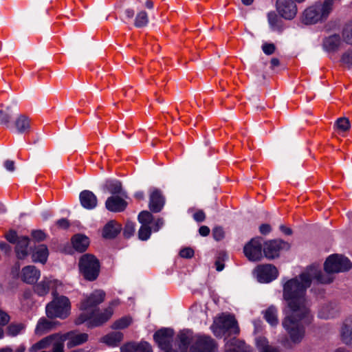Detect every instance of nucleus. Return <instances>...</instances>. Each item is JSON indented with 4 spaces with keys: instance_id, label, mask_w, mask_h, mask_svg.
Returning <instances> with one entry per match:
<instances>
[{
    "instance_id": "31",
    "label": "nucleus",
    "mask_w": 352,
    "mask_h": 352,
    "mask_svg": "<svg viewBox=\"0 0 352 352\" xmlns=\"http://www.w3.org/2000/svg\"><path fill=\"white\" fill-rule=\"evenodd\" d=\"M52 281L47 278L34 286V292L39 296H43L48 294Z\"/></svg>"
},
{
    "instance_id": "3",
    "label": "nucleus",
    "mask_w": 352,
    "mask_h": 352,
    "mask_svg": "<svg viewBox=\"0 0 352 352\" xmlns=\"http://www.w3.org/2000/svg\"><path fill=\"white\" fill-rule=\"evenodd\" d=\"M215 349V342L211 337L199 336L190 352H214ZM226 352H250V348L243 341L234 338L226 344Z\"/></svg>"
},
{
    "instance_id": "6",
    "label": "nucleus",
    "mask_w": 352,
    "mask_h": 352,
    "mask_svg": "<svg viewBox=\"0 0 352 352\" xmlns=\"http://www.w3.org/2000/svg\"><path fill=\"white\" fill-rule=\"evenodd\" d=\"M79 270L83 277L89 281L96 280L100 273V262L94 255L85 254L79 260Z\"/></svg>"
},
{
    "instance_id": "36",
    "label": "nucleus",
    "mask_w": 352,
    "mask_h": 352,
    "mask_svg": "<svg viewBox=\"0 0 352 352\" xmlns=\"http://www.w3.org/2000/svg\"><path fill=\"white\" fill-rule=\"evenodd\" d=\"M106 188L113 195L122 194V184L118 181H109L106 184Z\"/></svg>"
},
{
    "instance_id": "24",
    "label": "nucleus",
    "mask_w": 352,
    "mask_h": 352,
    "mask_svg": "<svg viewBox=\"0 0 352 352\" xmlns=\"http://www.w3.org/2000/svg\"><path fill=\"white\" fill-rule=\"evenodd\" d=\"M49 252L45 245H39L36 246L32 254V260L34 262L45 263L47 261Z\"/></svg>"
},
{
    "instance_id": "43",
    "label": "nucleus",
    "mask_w": 352,
    "mask_h": 352,
    "mask_svg": "<svg viewBox=\"0 0 352 352\" xmlns=\"http://www.w3.org/2000/svg\"><path fill=\"white\" fill-rule=\"evenodd\" d=\"M135 223L131 221H127L124 228V235L126 238L131 237L135 232Z\"/></svg>"
},
{
    "instance_id": "35",
    "label": "nucleus",
    "mask_w": 352,
    "mask_h": 352,
    "mask_svg": "<svg viewBox=\"0 0 352 352\" xmlns=\"http://www.w3.org/2000/svg\"><path fill=\"white\" fill-rule=\"evenodd\" d=\"M342 35L345 43L352 44V20L345 24Z\"/></svg>"
},
{
    "instance_id": "39",
    "label": "nucleus",
    "mask_w": 352,
    "mask_h": 352,
    "mask_svg": "<svg viewBox=\"0 0 352 352\" xmlns=\"http://www.w3.org/2000/svg\"><path fill=\"white\" fill-rule=\"evenodd\" d=\"M153 219L151 213L146 210L142 211L138 215V221L142 225H150Z\"/></svg>"
},
{
    "instance_id": "13",
    "label": "nucleus",
    "mask_w": 352,
    "mask_h": 352,
    "mask_svg": "<svg viewBox=\"0 0 352 352\" xmlns=\"http://www.w3.org/2000/svg\"><path fill=\"white\" fill-rule=\"evenodd\" d=\"M276 9L280 15L286 19H293L296 13L297 8L293 0H277Z\"/></svg>"
},
{
    "instance_id": "48",
    "label": "nucleus",
    "mask_w": 352,
    "mask_h": 352,
    "mask_svg": "<svg viewBox=\"0 0 352 352\" xmlns=\"http://www.w3.org/2000/svg\"><path fill=\"white\" fill-rule=\"evenodd\" d=\"M32 236L37 241H42L46 238V234L42 230H34L32 232Z\"/></svg>"
},
{
    "instance_id": "21",
    "label": "nucleus",
    "mask_w": 352,
    "mask_h": 352,
    "mask_svg": "<svg viewBox=\"0 0 352 352\" xmlns=\"http://www.w3.org/2000/svg\"><path fill=\"white\" fill-rule=\"evenodd\" d=\"M73 247L78 252H85L89 245V238L83 234H76L72 239Z\"/></svg>"
},
{
    "instance_id": "29",
    "label": "nucleus",
    "mask_w": 352,
    "mask_h": 352,
    "mask_svg": "<svg viewBox=\"0 0 352 352\" xmlns=\"http://www.w3.org/2000/svg\"><path fill=\"white\" fill-rule=\"evenodd\" d=\"M277 313V308L272 305L264 311V318L271 325L276 326L278 322Z\"/></svg>"
},
{
    "instance_id": "22",
    "label": "nucleus",
    "mask_w": 352,
    "mask_h": 352,
    "mask_svg": "<svg viewBox=\"0 0 352 352\" xmlns=\"http://www.w3.org/2000/svg\"><path fill=\"white\" fill-rule=\"evenodd\" d=\"M341 338L344 343L352 345V318L346 319L341 330Z\"/></svg>"
},
{
    "instance_id": "5",
    "label": "nucleus",
    "mask_w": 352,
    "mask_h": 352,
    "mask_svg": "<svg viewBox=\"0 0 352 352\" xmlns=\"http://www.w3.org/2000/svg\"><path fill=\"white\" fill-rule=\"evenodd\" d=\"M54 298L46 306V314L48 318H66L70 313V302L67 297L53 293Z\"/></svg>"
},
{
    "instance_id": "41",
    "label": "nucleus",
    "mask_w": 352,
    "mask_h": 352,
    "mask_svg": "<svg viewBox=\"0 0 352 352\" xmlns=\"http://www.w3.org/2000/svg\"><path fill=\"white\" fill-rule=\"evenodd\" d=\"M140 342L136 344L135 342H128L120 347L121 352H140Z\"/></svg>"
},
{
    "instance_id": "7",
    "label": "nucleus",
    "mask_w": 352,
    "mask_h": 352,
    "mask_svg": "<svg viewBox=\"0 0 352 352\" xmlns=\"http://www.w3.org/2000/svg\"><path fill=\"white\" fill-rule=\"evenodd\" d=\"M351 267L352 263L347 257L340 254H333L327 258L324 264V270L328 274H323L322 272L321 273L324 276L330 277L332 281L333 278L329 274L348 271Z\"/></svg>"
},
{
    "instance_id": "10",
    "label": "nucleus",
    "mask_w": 352,
    "mask_h": 352,
    "mask_svg": "<svg viewBox=\"0 0 352 352\" xmlns=\"http://www.w3.org/2000/svg\"><path fill=\"white\" fill-rule=\"evenodd\" d=\"M255 274L260 283H270L276 279L278 272L276 267L272 264L259 265L255 269Z\"/></svg>"
},
{
    "instance_id": "37",
    "label": "nucleus",
    "mask_w": 352,
    "mask_h": 352,
    "mask_svg": "<svg viewBox=\"0 0 352 352\" xmlns=\"http://www.w3.org/2000/svg\"><path fill=\"white\" fill-rule=\"evenodd\" d=\"M148 23V14L145 11H140L136 15L134 25L137 28L146 26Z\"/></svg>"
},
{
    "instance_id": "56",
    "label": "nucleus",
    "mask_w": 352,
    "mask_h": 352,
    "mask_svg": "<svg viewBox=\"0 0 352 352\" xmlns=\"http://www.w3.org/2000/svg\"><path fill=\"white\" fill-rule=\"evenodd\" d=\"M140 352H153L151 345L146 342H140Z\"/></svg>"
},
{
    "instance_id": "60",
    "label": "nucleus",
    "mask_w": 352,
    "mask_h": 352,
    "mask_svg": "<svg viewBox=\"0 0 352 352\" xmlns=\"http://www.w3.org/2000/svg\"><path fill=\"white\" fill-rule=\"evenodd\" d=\"M261 352H279V351L275 347H273L270 345H266L261 349Z\"/></svg>"
},
{
    "instance_id": "8",
    "label": "nucleus",
    "mask_w": 352,
    "mask_h": 352,
    "mask_svg": "<svg viewBox=\"0 0 352 352\" xmlns=\"http://www.w3.org/2000/svg\"><path fill=\"white\" fill-rule=\"evenodd\" d=\"M214 334L219 337L226 331L230 333L238 334L239 328L235 318L231 315H223L217 318L211 327Z\"/></svg>"
},
{
    "instance_id": "62",
    "label": "nucleus",
    "mask_w": 352,
    "mask_h": 352,
    "mask_svg": "<svg viewBox=\"0 0 352 352\" xmlns=\"http://www.w3.org/2000/svg\"><path fill=\"white\" fill-rule=\"evenodd\" d=\"M215 267H216V270L218 272H220L224 268V264L222 261H221L220 259H217L215 261Z\"/></svg>"
},
{
    "instance_id": "47",
    "label": "nucleus",
    "mask_w": 352,
    "mask_h": 352,
    "mask_svg": "<svg viewBox=\"0 0 352 352\" xmlns=\"http://www.w3.org/2000/svg\"><path fill=\"white\" fill-rule=\"evenodd\" d=\"M262 50L265 54L271 55L275 52L276 46L273 43H265L262 45Z\"/></svg>"
},
{
    "instance_id": "26",
    "label": "nucleus",
    "mask_w": 352,
    "mask_h": 352,
    "mask_svg": "<svg viewBox=\"0 0 352 352\" xmlns=\"http://www.w3.org/2000/svg\"><path fill=\"white\" fill-rule=\"evenodd\" d=\"M122 340L123 334L119 331L110 333L102 338V342L111 347L118 346Z\"/></svg>"
},
{
    "instance_id": "40",
    "label": "nucleus",
    "mask_w": 352,
    "mask_h": 352,
    "mask_svg": "<svg viewBox=\"0 0 352 352\" xmlns=\"http://www.w3.org/2000/svg\"><path fill=\"white\" fill-rule=\"evenodd\" d=\"M151 234V228L149 225H142L138 231V237L140 240H147Z\"/></svg>"
},
{
    "instance_id": "9",
    "label": "nucleus",
    "mask_w": 352,
    "mask_h": 352,
    "mask_svg": "<svg viewBox=\"0 0 352 352\" xmlns=\"http://www.w3.org/2000/svg\"><path fill=\"white\" fill-rule=\"evenodd\" d=\"M174 332L170 329H162L156 331L153 336L155 341L159 347L165 352H173L171 343Z\"/></svg>"
},
{
    "instance_id": "2",
    "label": "nucleus",
    "mask_w": 352,
    "mask_h": 352,
    "mask_svg": "<svg viewBox=\"0 0 352 352\" xmlns=\"http://www.w3.org/2000/svg\"><path fill=\"white\" fill-rule=\"evenodd\" d=\"M105 293L102 290H95L89 296L84 298L80 304V309L83 311L76 319V324L88 322L89 327L100 326L112 316L113 310L111 306L103 311L97 309L98 305L104 300Z\"/></svg>"
},
{
    "instance_id": "32",
    "label": "nucleus",
    "mask_w": 352,
    "mask_h": 352,
    "mask_svg": "<svg viewBox=\"0 0 352 352\" xmlns=\"http://www.w3.org/2000/svg\"><path fill=\"white\" fill-rule=\"evenodd\" d=\"M56 335L57 337L53 340V342L51 344L52 346V352H64V342L69 334Z\"/></svg>"
},
{
    "instance_id": "51",
    "label": "nucleus",
    "mask_w": 352,
    "mask_h": 352,
    "mask_svg": "<svg viewBox=\"0 0 352 352\" xmlns=\"http://www.w3.org/2000/svg\"><path fill=\"white\" fill-rule=\"evenodd\" d=\"M268 21L272 27L278 25V17L275 12H270L267 15Z\"/></svg>"
},
{
    "instance_id": "27",
    "label": "nucleus",
    "mask_w": 352,
    "mask_h": 352,
    "mask_svg": "<svg viewBox=\"0 0 352 352\" xmlns=\"http://www.w3.org/2000/svg\"><path fill=\"white\" fill-rule=\"evenodd\" d=\"M67 334V338H69V341L67 343V346L69 348L74 347L77 345H80L84 342H85L88 339V335L87 333H78V334H73V333L70 332Z\"/></svg>"
},
{
    "instance_id": "20",
    "label": "nucleus",
    "mask_w": 352,
    "mask_h": 352,
    "mask_svg": "<svg viewBox=\"0 0 352 352\" xmlns=\"http://www.w3.org/2000/svg\"><path fill=\"white\" fill-rule=\"evenodd\" d=\"M121 226L115 221H110L104 227L102 236L105 239L115 238L120 232Z\"/></svg>"
},
{
    "instance_id": "16",
    "label": "nucleus",
    "mask_w": 352,
    "mask_h": 352,
    "mask_svg": "<svg viewBox=\"0 0 352 352\" xmlns=\"http://www.w3.org/2000/svg\"><path fill=\"white\" fill-rule=\"evenodd\" d=\"M79 199L82 206L91 210L96 207L98 199L96 196L90 190H83L80 193Z\"/></svg>"
},
{
    "instance_id": "53",
    "label": "nucleus",
    "mask_w": 352,
    "mask_h": 352,
    "mask_svg": "<svg viewBox=\"0 0 352 352\" xmlns=\"http://www.w3.org/2000/svg\"><path fill=\"white\" fill-rule=\"evenodd\" d=\"M193 218L197 222H202L206 219V214L203 210H197L194 213Z\"/></svg>"
},
{
    "instance_id": "52",
    "label": "nucleus",
    "mask_w": 352,
    "mask_h": 352,
    "mask_svg": "<svg viewBox=\"0 0 352 352\" xmlns=\"http://www.w3.org/2000/svg\"><path fill=\"white\" fill-rule=\"evenodd\" d=\"M10 316L4 311L0 309V325L4 326L10 321Z\"/></svg>"
},
{
    "instance_id": "38",
    "label": "nucleus",
    "mask_w": 352,
    "mask_h": 352,
    "mask_svg": "<svg viewBox=\"0 0 352 352\" xmlns=\"http://www.w3.org/2000/svg\"><path fill=\"white\" fill-rule=\"evenodd\" d=\"M132 322V318L130 316H124L114 322L112 328L115 329H122L129 327Z\"/></svg>"
},
{
    "instance_id": "55",
    "label": "nucleus",
    "mask_w": 352,
    "mask_h": 352,
    "mask_svg": "<svg viewBox=\"0 0 352 352\" xmlns=\"http://www.w3.org/2000/svg\"><path fill=\"white\" fill-rule=\"evenodd\" d=\"M272 230L271 226L269 224L264 223L260 226L259 231L262 234L266 235Z\"/></svg>"
},
{
    "instance_id": "58",
    "label": "nucleus",
    "mask_w": 352,
    "mask_h": 352,
    "mask_svg": "<svg viewBox=\"0 0 352 352\" xmlns=\"http://www.w3.org/2000/svg\"><path fill=\"white\" fill-rule=\"evenodd\" d=\"M164 225V220L162 219H157L153 226V230L154 232H157Z\"/></svg>"
},
{
    "instance_id": "25",
    "label": "nucleus",
    "mask_w": 352,
    "mask_h": 352,
    "mask_svg": "<svg viewBox=\"0 0 352 352\" xmlns=\"http://www.w3.org/2000/svg\"><path fill=\"white\" fill-rule=\"evenodd\" d=\"M340 44V37L338 34L331 35L326 38L323 41V47L328 52H335L338 50Z\"/></svg>"
},
{
    "instance_id": "49",
    "label": "nucleus",
    "mask_w": 352,
    "mask_h": 352,
    "mask_svg": "<svg viewBox=\"0 0 352 352\" xmlns=\"http://www.w3.org/2000/svg\"><path fill=\"white\" fill-rule=\"evenodd\" d=\"M6 238L10 243H16L19 237L15 231L10 230L6 234Z\"/></svg>"
},
{
    "instance_id": "17",
    "label": "nucleus",
    "mask_w": 352,
    "mask_h": 352,
    "mask_svg": "<svg viewBox=\"0 0 352 352\" xmlns=\"http://www.w3.org/2000/svg\"><path fill=\"white\" fill-rule=\"evenodd\" d=\"M105 206L108 210L118 212L123 211L126 208L127 203L118 196H111L107 199Z\"/></svg>"
},
{
    "instance_id": "64",
    "label": "nucleus",
    "mask_w": 352,
    "mask_h": 352,
    "mask_svg": "<svg viewBox=\"0 0 352 352\" xmlns=\"http://www.w3.org/2000/svg\"><path fill=\"white\" fill-rule=\"evenodd\" d=\"M270 63H271V67L274 68L275 67H278L280 65V61L278 58H272Z\"/></svg>"
},
{
    "instance_id": "46",
    "label": "nucleus",
    "mask_w": 352,
    "mask_h": 352,
    "mask_svg": "<svg viewBox=\"0 0 352 352\" xmlns=\"http://www.w3.org/2000/svg\"><path fill=\"white\" fill-rule=\"evenodd\" d=\"M194 254V250L191 248H185L179 252L180 256L185 258H191Z\"/></svg>"
},
{
    "instance_id": "34",
    "label": "nucleus",
    "mask_w": 352,
    "mask_h": 352,
    "mask_svg": "<svg viewBox=\"0 0 352 352\" xmlns=\"http://www.w3.org/2000/svg\"><path fill=\"white\" fill-rule=\"evenodd\" d=\"M25 329V325L22 323H12L7 327L6 333L8 336L14 337L21 333Z\"/></svg>"
},
{
    "instance_id": "19",
    "label": "nucleus",
    "mask_w": 352,
    "mask_h": 352,
    "mask_svg": "<svg viewBox=\"0 0 352 352\" xmlns=\"http://www.w3.org/2000/svg\"><path fill=\"white\" fill-rule=\"evenodd\" d=\"M29 238L20 236L17 241L15 252L19 259H24L28 255Z\"/></svg>"
},
{
    "instance_id": "59",
    "label": "nucleus",
    "mask_w": 352,
    "mask_h": 352,
    "mask_svg": "<svg viewBox=\"0 0 352 352\" xmlns=\"http://www.w3.org/2000/svg\"><path fill=\"white\" fill-rule=\"evenodd\" d=\"M210 228L206 226H202L199 229V233L203 236H206L210 234Z\"/></svg>"
},
{
    "instance_id": "11",
    "label": "nucleus",
    "mask_w": 352,
    "mask_h": 352,
    "mask_svg": "<svg viewBox=\"0 0 352 352\" xmlns=\"http://www.w3.org/2000/svg\"><path fill=\"white\" fill-rule=\"evenodd\" d=\"M262 248L260 239L254 238L244 246L243 252L250 261H259L262 258Z\"/></svg>"
},
{
    "instance_id": "45",
    "label": "nucleus",
    "mask_w": 352,
    "mask_h": 352,
    "mask_svg": "<svg viewBox=\"0 0 352 352\" xmlns=\"http://www.w3.org/2000/svg\"><path fill=\"white\" fill-rule=\"evenodd\" d=\"M224 230L221 227H215L212 230V236L216 241H220L224 238Z\"/></svg>"
},
{
    "instance_id": "44",
    "label": "nucleus",
    "mask_w": 352,
    "mask_h": 352,
    "mask_svg": "<svg viewBox=\"0 0 352 352\" xmlns=\"http://www.w3.org/2000/svg\"><path fill=\"white\" fill-rule=\"evenodd\" d=\"M342 63L346 65L347 66L352 65V50H349L345 52L340 59Z\"/></svg>"
},
{
    "instance_id": "1",
    "label": "nucleus",
    "mask_w": 352,
    "mask_h": 352,
    "mask_svg": "<svg viewBox=\"0 0 352 352\" xmlns=\"http://www.w3.org/2000/svg\"><path fill=\"white\" fill-rule=\"evenodd\" d=\"M312 279L321 283L331 282L330 277L322 275L318 265H312L298 276L287 280L283 286V297L287 302L283 326L289 336L290 342L294 344L302 341L305 327L313 320L306 296Z\"/></svg>"
},
{
    "instance_id": "4",
    "label": "nucleus",
    "mask_w": 352,
    "mask_h": 352,
    "mask_svg": "<svg viewBox=\"0 0 352 352\" xmlns=\"http://www.w3.org/2000/svg\"><path fill=\"white\" fill-rule=\"evenodd\" d=\"M333 0H324L307 8L302 14V21L305 24H314L326 20L333 9Z\"/></svg>"
},
{
    "instance_id": "23",
    "label": "nucleus",
    "mask_w": 352,
    "mask_h": 352,
    "mask_svg": "<svg viewBox=\"0 0 352 352\" xmlns=\"http://www.w3.org/2000/svg\"><path fill=\"white\" fill-rule=\"evenodd\" d=\"M337 313L336 305L332 302H327L321 306L318 311V316L322 319H329L334 317Z\"/></svg>"
},
{
    "instance_id": "15",
    "label": "nucleus",
    "mask_w": 352,
    "mask_h": 352,
    "mask_svg": "<svg viewBox=\"0 0 352 352\" xmlns=\"http://www.w3.org/2000/svg\"><path fill=\"white\" fill-rule=\"evenodd\" d=\"M164 204V198L161 192L154 189L150 195L149 208L153 212H159Z\"/></svg>"
},
{
    "instance_id": "33",
    "label": "nucleus",
    "mask_w": 352,
    "mask_h": 352,
    "mask_svg": "<svg viewBox=\"0 0 352 352\" xmlns=\"http://www.w3.org/2000/svg\"><path fill=\"white\" fill-rule=\"evenodd\" d=\"M54 324L51 321L45 318H41L37 323L35 332L37 334H43L51 330Z\"/></svg>"
},
{
    "instance_id": "57",
    "label": "nucleus",
    "mask_w": 352,
    "mask_h": 352,
    "mask_svg": "<svg viewBox=\"0 0 352 352\" xmlns=\"http://www.w3.org/2000/svg\"><path fill=\"white\" fill-rule=\"evenodd\" d=\"M56 225L63 229H66L69 227V223L66 219H60L56 221Z\"/></svg>"
},
{
    "instance_id": "18",
    "label": "nucleus",
    "mask_w": 352,
    "mask_h": 352,
    "mask_svg": "<svg viewBox=\"0 0 352 352\" xmlns=\"http://www.w3.org/2000/svg\"><path fill=\"white\" fill-rule=\"evenodd\" d=\"M14 128L19 133H28L32 129V122L29 117L24 114L19 115L14 121Z\"/></svg>"
},
{
    "instance_id": "50",
    "label": "nucleus",
    "mask_w": 352,
    "mask_h": 352,
    "mask_svg": "<svg viewBox=\"0 0 352 352\" xmlns=\"http://www.w3.org/2000/svg\"><path fill=\"white\" fill-rule=\"evenodd\" d=\"M26 349V347L24 344H20L15 351H13L12 349H11L9 346L4 347L2 349H0V352H25Z\"/></svg>"
},
{
    "instance_id": "12",
    "label": "nucleus",
    "mask_w": 352,
    "mask_h": 352,
    "mask_svg": "<svg viewBox=\"0 0 352 352\" xmlns=\"http://www.w3.org/2000/svg\"><path fill=\"white\" fill-rule=\"evenodd\" d=\"M287 246L282 240H270L264 243L263 253L266 258L273 259L279 256L280 251Z\"/></svg>"
},
{
    "instance_id": "28",
    "label": "nucleus",
    "mask_w": 352,
    "mask_h": 352,
    "mask_svg": "<svg viewBox=\"0 0 352 352\" xmlns=\"http://www.w3.org/2000/svg\"><path fill=\"white\" fill-rule=\"evenodd\" d=\"M57 337L56 334L51 335L47 336L39 342L35 343L34 345L31 346L30 349V352H36L38 350L45 349L51 345L53 342V340H54Z\"/></svg>"
},
{
    "instance_id": "30",
    "label": "nucleus",
    "mask_w": 352,
    "mask_h": 352,
    "mask_svg": "<svg viewBox=\"0 0 352 352\" xmlns=\"http://www.w3.org/2000/svg\"><path fill=\"white\" fill-rule=\"evenodd\" d=\"M12 113L10 107L0 109V124L10 129L12 126Z\"/></svg>"
},
{
    "instance_id": "14",
    "label": "nucleus",
    "mask_w": 352,
    "mask_h": 352,
    "mask_svg": "<svg viewBox=\"0 0 352 352\" xmlns=\"http://www.w3.org/2000/svg\"><path fill=\"white\" fill-rule=\"evenodd\" d=\"M41 272L36 267L28 265L24 267L21 273V280L28 284H34L40 278Z\"/></svg>"
},
{
    "instance_id": "54",
    "label": "nucleus",
    "mask_w": 352,
    "mask_h": 352,
    "mask_svg": "<svg viewBox=\"0 0 352 352\" xmlns=\"http://www.w3.org/2000/svg\"><path fill=\"white\" fill-rule=\"evenodd\" d=\"M4 167L10 172H13L15 170V162L13 160H7L4 162Z\"/></svg>"
},
{
    "instance_id": "63",
    "label": "nucleus",
    "mask_w": 352,
    "mask_h": 352,
    "mask_svg": "<svg viewBox=\"0 0 352 352\" xmlns=\"http://www.w3.org/2000/svg\"><path fill=\"white\" fill-rule=\"evenodd\" d=\"M280 230L286 235H290L292 234V231L289 228H287L283 225L280 226Z\"/></svg>"
},
{
    "instance_id": "42",
    "label": "nucleus",
    "mask_w": 352,
    "mask_h": 352,
    "mask_svg": "<svg viewBox=\"0 0 352 352\" xmlns=\"http://www.w3.org/2000/svg\"><path fill=\"white\" fill-rule=\"evenodd\" d=\"M336 126L338 130L341 132L347 131L351 126L350 122L346 118H340L336 121Z\"/></svg>"
},
{
    "instance_id": "61",
    "label": "nucleus",
    "mask_w": 352,
    "mask_h": 352,
    "mask_svg": "<svg viewBox=\"0 0 352 352\" xmlns=\"http://www.w3.org/2000/svg\"><path fill=\"white\" fill-rule=\"evenodd\" d=\"M125 17L128 19H131L134 16V10L131 8L126 9L124 10Z\"/></svg>"
}]
</instances>
